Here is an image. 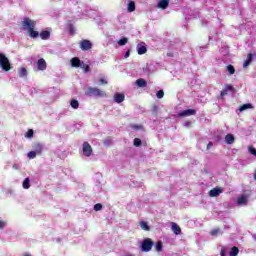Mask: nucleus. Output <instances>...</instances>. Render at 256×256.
<instances>
[{"label": "nucleus", "mask_w": 256, "mask_h": 256, "mask_svg": "<svg viewBox=\"0 0 256 256\" xmlns=\"http://www.w3.org/2000/svg\"><path fill=\"white\" fill-rule=\"evenodd\" d=\"M36 26L37 21L31 20L29 17H25L22 21V29H24V31H28L31 39H37V37H39V32L35 31Z\"/></svg>", "instance_id": "obj_1"}, {"label": "nucleus", "mask_w": 256, "mask_h": 256, "mask_svg": "<svg viewBox=\"0 0 256 256\" xmlns=\"http://www.w3.org/2000/svg\"><path fill=\"white\" fill-rule=\"evenodd\" d=\"M153 245H155V242L151 238H144L140 246L141 252L149 253L153 249Z\"/></svg>", "instance_id": "obj_2"}, {"label": "nucleus", "mask_w": 256, "mask_h": 256, "mask_svg": "<svg viewBox=\"0 0 256 256\" xmlns=\"http://www.w3.org/2000/svg\"><path fill=\"white\" fill-rule=\"evenodd\" d=\"M85 95L88 97H105V92L99 88L88 87Z\"/></svg>", "instance_id": "obj_3"}, {"label": "nucleus", "mask_w": 256, "mask_h": 256, "mask_svg": "<svg viewBox=\"0 0 256 256\" xmlns=\"http://www.w3.org/2000/svg\"><path fill=\"white\" fill-rule=\"evenodd\" d=\"M0 67L2 71L9 72L11 67V62L9 61V58L5 54H0Z\"/></svg>", "instance_id": "obj_4"}, {"label": "nucleus", "mask_w": 256, "mask_h": 256, "mask_svg": "<svg viewBox=\"0 0 256 256\" xmlns=\"http://www.w3.org/2000/svg\"><path fill=\"white\" fill-rule=\"evenodd\" d=\"M80 45V49L82 51H91L92 47H93V43L90 40L84 39L82 41L79 42Z\"/></svg>", "instance_id": "obj_5"}, {"label": "nucleus", "mask_w": 256, "mask_h": 256, "mask_svg": "<svg viewBox=\"0 0 256 256\" xmlns=\"http://www.w3.org/2000/svg\"><path fill=\"white\" fill-rule=\"evenodd\" d=\"M82 151L85 157H91V155L93 154V148L91 147V144H89V142L83 143Z\"/></svg>", "instance_id": "obj_6"}, {"label": "nucleus", "mask_w": 256, "mask_h": 256, "mask_svg": "<svg viewBox=\"0 0 256 256\" xmlns=\"http://www.w3.org/2000/svg\"><path fill=\"white\" fill-rule=\"evenodd\" d=\"M249 203V196L242 194L237 198V205L245 207Z\"/></svg>", "instance_id": "obj_7"}, {"label": "nucleus", "mask_w": 256, "mask_h": 256, "mask_svg": "<svg viewBox=\"0 0 256 256\" xmlns=\"http://www.w3.org/2000/svg\"><path fill=\"white\" fill-rule=\"evenodd\" d=\"M223 193V188L221 187H215L212 190L209 191L210 197H219Z\"/></svg>", "instance_id": "obj_8"}, {"label": "nucleus", "mask_w": 256, "mask_h": 256, "mask_svg": "<svg viewBox=\"0 0 256 256\" xmlns=\"http://www.w3.org/2000/svg\"><path fill=\"white\" fill-rule=\"evenodd\" d=\"M36 65L38 67V71H45V69H47V62L43 58H40Z\"/></svg>", "instance_id": "obj_9"}, {"label": "nucleus", "mask_w": 256, "mask_h": 256, "mask_svg": "<svg viewBox=\"0 0 256 256\" xmlns=\"http://www.w3.org/2000/svg\"><path fill=\"white\" fill-rule=\"evenodd\" d=\"M197 111L195 109H187L178 114L179 117H189L191 115H195Z\"/></svg>", "instance_id": "obj_10"}, {"label": "nucleus", "mask_w": 256, "mask_h": 256, "mask_svg": "<svg viewBox=\"0 0 256 256\" xmlns=\"http://www.w3.org/2000/svg\"><path fill=\"white\" fill-rule=\"evenodd\" d=\"M229 91H234L233 85L226 84L225 88L220 92V96L225 97Z\"/></svg>", "instance_id": "obj_11"}, {"label": "nucleus", "mask_w": 256, "mask_h": 256, "mask_svg": "<svg viewBox=\"0 0 256 256\" xmlns=\"http://www.w3.org/2000/svg\"><path fill=\"white\" fill-rule=\"evenodd\" d=\"M34 152L37 153V155H41L43 153V145L39 142H36L33 144Z\"/></svg>", "instance_id": "obj_12"}, {"label": "nucleus", "mask_w": 256, "mask_h": 256, "mask_svg": "<svg viewBox=\"0 0 256 256\" xmlns=\"http://www.w3.org/2000/svg\"><path fill=\"white\" fill-rule=\"evenodd\" d=\"M114 101L115 103H123V101H125V94L123 93L114 94Z\"/></svg>", "instance_id": "obj_13"}, {"label": "nucleus", "mask_w": 256, "mask_h": 256, "mask_svg": "<svg viewBox=\"0 0 256 256\" xmlns=\"http://www.w3.org/2000/svg\"><path fill=\"white\" fill-rule=\"evenodd\" d=\"M171 229L174 235H181V227H179L177 223L171 222Z\"/></svg>", "instance_id": "obj_14"}, {"label": "nucleus", "mask_w": 256, "mask_h": 256, "mask_svg": "<svg viewBox=\"0 0 256 256\" xmlns=\"http://www.w3.org/2000/svg\"><path fill=\"white\" fill-rule=\"evenodd\" d=\"M70 65L71 67H81V59H79L78 57H74L70 60Z\"/></svg>", "instance_id": "obj_15"}, {"label": "nucleus", "mask_w": 256, "mask_h": 256, "mask_svg": "<svg viewBox=\"0 0 256 256\" xmlns=\"http://www.w3.org/2000/svg\"><path fill=\"white\" fill-rule=\"evenodd\" d=\"M171 0H160L159 2H158V8L159 9H167L168 7H169V2H170Z\"/></svg>", "instance_id": "obj_16"}, {"label": "nucleus", "mask_w": 256, "mask_h": 256, "mask_svg": "<svg viewBox=\"0 0 256 256\" xmlns=\"http://www.w3.org/2000/svg\"><path fill=\"white\" fill-rule=\"evenodd\" d=\"M39 35L43 41H47V39L51 38V32H49L48 30L42 31Z\"/></svg>", "instance_id": "obj_17"}, {"label": "nucleus", "mask_w": 256, "mask_h": 256, "mask_svg": "<svg viewBox=\"0 0 256 256\" xmlns=\"http://www.w3.org/2000/svg\"><path fill=\"white\" fill-rule=\"evenodd\" d=\"M225 142L228 144V145H233V143H235V136H233V134H227L225 136Z\"/></svg>", "instance_id": "obj_18"}, {"label": "nucleus", "mask_w": 256, "mask_h": 256, "mask_svg": "<svg viewBox=\"0 0 256 256\" xmlns=\"http://www.w3.org/2000/svg\"><path fill=\"white\" fill-rule=\"evenodd\" d=\"M136 85H137V87L145 88V87H147V81H145V79H143V78H140V79L136 80Z\"/></svg>", "instance_id": "obj_19"}, {"label": "nucleus", "mask_w": 256, "mask_h": 256, "mask_svg": "<svg viewBox=\"0 0 256 256\" xmlns=\"http://www.w3.org/2000/svg\"><path fill=\"white\" fill-rule=\"evenodd\" d=\"M247 109H253V104L251 103L243 104L242 106H240L239 111L243 112V111H247Z\"/></svg>", "instance_id": "obj_20"}, {"label": "nucleus", "mask_w": 256, "mask_h": 256, "mask_svg": "<svg viewBox=\"0 0 256 256\" xmlns=\"http://www.w3.org/2000/svg\"><path fill=\"white\" fill-rule=\"evenodd\" d=\"M155 250L157 251V253H161V251H163V242L161 241L156 242Z\"/></svg>", "instance_id": "obj_21"}, {"label": "nucleus", "mask_w": 256, "mask_h": 256, "mask_svg": "<svg viewBox=\"0 0 256 256\" xmlns=\"http://www.w3.org/2000/svg\"><path fill=\"white\" fill-rule=\"evenodd\" d=\"M22 185L23 189H29V187H31V180L29 178H25Z\"/></svg>", "instance_id": "obj_22"}, {"label": "nucleus", "mask_w": 256, "mask_h": 256, "mask_svg": "<svg viewBox=\"0 0 256 256\" xmlns=\"http://www.w3.org/2000/svg\"><path fill=\"white\" fill-rule=\"evenodd\" d=\"M70 105L72 109H79V101H77L76 99H72L70 101Z\"/></svg>", "instance_id": "obj_23"}, {"label": "nucleus", "mask_w": 256, "mask_h": 256, "mask_svg": "<svg viewBox=\"0 0 256 256\" xmlns=\"http://www.w3.org/2000/svg\"><path fill=\"white\" fill-rule=\"evenodd\" d=\"M128 12L129 13H133V11H135V2L134 1H130L129 3H128Z\"/></svg>", "instance_id": "obj_24"}, {"label": "nucleus", "mask_w": 256, "mask_h": 256, "mask_svg": "<svg viewBox=\"0 0 256 256\" xmlns=\"http://www.w3.org/2000/svg\"><path fill=\"white\" fill-rule=\"evenodd\" d=\"M226 69H227V71H228V73H229L230 75H235V67H234L233 65L229 64V65L226 67Z\"/></svg>", "instance_id": "obj_25"}, {"label": "nucleus", "mask_w": 256, "mask_h": 256, "mask_svg": "<svg viewBox=\"0 0 256 256\" xmlns=\"http://www.w3.org/2000/svg\"><path fill=\"white\" fill-rule=\"evenodd\" d=\"M19 77H27V68L25 67L20 68Z\"/></svg>", "instance_id": "obj_26"}, {"label": "nucleus", "mask_w": 256, "mask_h": 256, "mask_svg": "<svg viewBox=\"0 0 256 256\" xmlns=\"http://www.w3.org/2000/svg\"><path fill=\"white\" fill-rule=\"evenodd\" d=\"M237 255H239V248L234 246L231 248L230 256H237Z\"/></svg>", "instance_id": "obj_27"}, {"label": "nucleus", "mask_w": 256, "mask_h": 256, "mask_svg": "<svg viewBox=\"0 0 256 256\" xmlns=\"http://www.w3.org/2000/svg\"><path fill=\"white\" fill-rule=\"evenodd\" d=\"M145 53H147V47L145 46H140L138 48V55H145Z\"/></svg>", "instance_id": "obj_28"}, {"label": "nucleus", "mask_w": 256, "mask_h": 256, "mask_svg": "<svg viewBox=\"0 0 256 256\" xmlns=\"http://www.w3.org/2000/svg\"><path fill=\"white\" fill-rule=\"evenodd\" d=\"M140 227L143 229V231H149V224H147L145 221L140 222Z\"/></svg>", "instance_id": "obj_29"}, {"label": "nucleus", "mask_w": 256, "mask_h": 256, "mask_svg": "<svg viewBox=\"0 0 256 256\" xmlns=\"http://www.w3.org/2000/svg\"><path fill=\"white\" fill-rule=\"evenodd\" d=\"M68 31L70 35H75V26L73 24H69Z\"/></svg>", "instance_id": "obj_30"}, {"label": "nucleus", "mask_w": 256, "mask_h": 256, "mask_svg": "<svg viewBox=\"0 0 256 256\" xmlns=\"http://www.w3.org/2000/svg\"><path fill=\"white\" fill-rule=\"evenodd\" d=\"M129 41V39L127 38H121L119 41H118V45H120V47H123V45H127V42Z\"/></svg>", "instance_id": "obj_31"}, {"label": "nucleus", "mask_w": 256, "mask_h": 256, "mask_svg": "<svg viewBox=\"0 0 256 256\" xmlns=\"http://www.w3.org/2000/svg\"><path fill=\"white\" fill-rule=\"evenodd\" d=\"M156 97H157V99H163V97H165V92L163 90H159L156 93Z\"/></svg>", "instance_id": "obj_32"}, {"label": "nucleus", "mask_w": 256, "mask_h": 256, "mask_svg": "<svg viewBox=\"0 0 256 256\" xmlns=\"http://www.w3.org/2000/svg\"><path fill=\"white\" fill-rule=\"evenodd\" d=\"M28 159H35L37 157V153L35 151H30L27 154Z\"/></svg>", "instance_id": "obj_33"}, {"label": "nucleus", "mask_w": 256, "mask_h": 256, "mask_svg": "<svg viewBox=\"0 0 256 256\" xmlns=\"http://www.w3.org/2000/svg\"><path fill=\"white\" fill-rule=\"evenodd\" d=\"M103 209V204L97 203L94 205V211H101Z\"/></svg>", "instance_id": "obj_34"}, {"label": "nucleus", "mask_w": 256, "mask_h": 256, "mask_svg": "<svg viewBox=\"0 0 256 256\" xmlns=\"http://www.w3.org/2000/svg\"><path fill=\"white\" fill-rule=\"evenodd\" d=\"M133 143L135 147H141L142 142H141V139L135 138Z\"/></svg>", "instance_id": "obj_35"}, {"label": "nucleus", "mask_w": 256, "mask_h": 256, "mask_svg": "<svg viewBox=\"0 0 256 256\" xmlns=\"http://www.w3.org/2000/svg\"><path fill=\"white\" fill-rule=\"evenodd\" d=\"M249 153H251V155H254V157H256V149L253 146H249L248 147Z\"/></svg>", "instance_id": "obj_36"}, {"label": "nucleus", "mask_w": 256, "mask_h": 256, "mask_svg": "<svg viewBox=\"0 0 256 256\" xmlns=\"http://www.w3.org/2000/svg\"><path fill=\"white\" fill-rule=\"evenodd\" d=\"M219 231H220L219 228L213 229V230L210 232V235H212V237H216V235H219Z\"/></svg>", "instance_id": "obj_37"}, {"label": "nucleus", "mask_w": 256, "mask_h": 256, "mask_svg": "<svg viewBox=\"0 0 256 256\" xmlns=\"http://www.w3.org/2000/svg\"><path fill=\"white\" fill-rule=\"evenodd\" d=\"M33 129H30L26 132L25 137H27L28 139H31V137H33Z\"/></svg>", "instance_id": "obj_38"}, {"label": "nucleus", "mask_w": 256, "mask_h": 256, "mask_svg": "<svg viewBox=\"0 0 256 256\" xmlns=\"http://www.w3.org/2000/svg\"><path fill=\"white\" fill-rule=\"evenodd\" d=\"M81 67H82V69L84 70V73H89V65H87V64H82Z\"/></svg>", "instance_id": "obj_39"}, {"label": "nucleus", "mask_w": 256, "mask_h": 256, "mask_svg": "<svg viewBox=\"0 0 256 256\" xmlns=\"http://www.w3.org/2000/svg\"><path fill=\"white\" fill-rule=\"evenodd\" d=\"M99 83L100 85H107L109 82H107V80H105L104 78H100Z\"/></svg>", "instance_id": "obj_40"}, {"label": "nucleus", "mask_w": 256, "mask_h": 256, "mask_svg": "<svg viewBox=\"0 0 256 256\" xmlns=\"http://www.w3.org/2000/svg\"><path fill=\"white\" fill-rule=\"evenodd\" d=\"M152 111H153V113H157V111H159V106L158 105H153L152 106Z\"/></svg>", "instance_id": "obj_41"}, {"label": "nucleus", "mask_w": 256, "mask_h": 256, "mask_svg": "<svg viewBox=\"0 0 256 256\" xmlns=\"http://www.w3.org/2000/svg\"><path fill=\"white\" fill-rule=\"evenodd\" d=\"M246 60H248L250 62L253 61V54L252 53H248Z\"/></svg>", "instance_id": "obj_42"}, {"label": "nucleus", "mask_w": 256, "mask_h": 256, "mask_svg": "<svg viewBox=\"0 0 256 256\" xmlns=\"http://www.w3.org/2000/svg\"><path fill=\"white\" fill-rule=\"evenodd\" d=\"M249 65H251V61L245 60V61H244V64H243V67H244V68H245V67H249Z\"/></svg>", "instance_id": "obj_43"}, {"label": "nucleus", "mask_w": 256, "mask_h": 256, "mask_svg": "<svg viewBox=\"0 0 256 256\" xmlns=\"http://www.w3.org/2000/svg\"><path fill=\"white\" fill-rule=\"evenodd\" d=\"M129 55H131V51L128 50L125 55H124V59H127L129 57Z\"/></svg>", "instance_id": "obj_44"}, {"label": "nucleus", "mask_w": 256, "mask_h": 256, "mask_svg": "<svg viewBox=\"0 0 256 256\" xmlns=\"http://www.w3.org/2000/svg\"><path fill=\"white\" fill-rule=\"evenodd\" d=\"M220 256H225V247L221 248Z\"/></svg>", "instance_id": "obj_45"}, {"label": "nucleus", "mask_w": 256, "mask_h": 256, "mask_svg": "<svg viewBox=\"0 0 256 256\" xmlns=\"http://www.w3.org/2000/svg\"><path fill=\"white\" fill-rule=\"evenodd\" d=\"M5 227V222L0 220V229H4Z\"/></svg>", "instance_id": "obj_46"}, {"label": "nucleus", "mask_w": 256, "mask_h": 256, "mask_svg": "<svg viewBox=\"0 0 256 256\" xmlns=\"http://www.w3.org/2000/svg\"><path fill=\"white\" fill-rule=\"evenodd\" d=\"M211 147H213V142H209V143L207 144V150H210Z\"/></svg>", "instance_id": "obj_47"}, {"label": "nucleus", "mask_w": 256, "mask_h": 256, "mask_svg": "<svg viewBox=\"0 0 256 256\" xmlns=\"http://www.w3.org/2000/svg\"><path fill=\"white\" fill-rule=\"evenodd\" d=\"M167 57H173V53L172 52H168L167 53Z\"/></svg>", "instance_id": "obj_48"}, {"label": "nucleus", "mask_w": 256, "mask_h": 256, "mask_svg": "<svg viewBox=\"0 0 256 256\" xmlns=\"http://www.w3.org/2000/svg\"><path fill=\"white\" fill-rule=\"evenodd\" d=\"M133 129H141V126H133Z\"/></svg>", "instance_id": "obj_49"}, {"label": "nucleus", "mask_w": 256, "mask_h": 256, "mask_svg": "<svg viewBox=\"0 0 256 256\" xmlns=\"http://www.w3.org/2000/svg\"><path fill=\"white\" fill-rule=\"evenodd\" d=\"M24 256H30L29 254H25Z\"/></svg>", "instance_id": "obj_50"}, {"label": "nucleus", "mask_w": 256, "mask_h": 256, "mask_svg": "<svg viewBox=\"0 0 256 256\" xmlns=\"http://www.w3.org/2000/svg\"><path fill=\"white\" fill-rule=\"evenodd\" d=\"M0 55H3V53H0Z\"/></svg>", "instance_id": "obj_51"}]
</instances>
